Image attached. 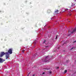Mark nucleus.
<instances>
[{"label": "nucleus", "mask_w": 76, "mask_h": 76, "mask_svg": "<svg viewBox=\"0 0 76 76\" xmlns=\"http://www.w3.org/2000/svg\"><path fill=\"white\" fill-rule=\"evenodd\" d=\"M4 54L6 55L5 56L6 59H7L9 57V54L7 52L4 53V52H1L0 55V57H2Z\"/></svg>", "instance_id": "obj_1"}, {"label": "nucleus", "mask_w": 76, "mask_h": 76, "mask_svg": "<svg viewBox=\"0 0 76 76\" xmlns=\"http://www.w3.org/2000/svg\"><path fill=\"white\" fill-rule=\"evenodd\" d=\"M12 51H13V49L12 48L9 49L8 51V52L7 53L9 54H9H12Z\"/></svg>", "instance_id": "obj_2"}, {"label": "nucleus", "mask_w": 76, "mask_h": 76, "mask_svg": "<svg viewBox=\"0 0 76 76\" xmlns=\"http://www.w3.org/2000/svg\"><path fill=\"white\" fill-rule=\"evenodd\" d=\"M71 8L70 7H69L67 9L65 10L64 11H63V12H65V11H67V10H70V9Z\"/></svg>", "instance_id": "obj_3"}, {"label": "nucleus", "mask_w": 76, "mask_h": 76, "mask_svg": "<svg viewBox=\"0 0 76 76\" xmlns=\"http://www.w3.org/2000/svg\"><path fill=\"white\" fill-rule=\"evenodd\" d=\"M47 12L48 13H50L52 12V11L50 10H48L47 11Z\"/></svg>", "instance_id": "obj_4"}, {"label": "nucleus", "mask_w": 76, "mask_h": 76, "mask_svg": "<svg viewBox=\"0 0 76 76\" xmlns=\"http://www.w3.org/2000/svg\"><path fill=\"white\" fill-rule=\"evenodd\" d=\"M48 61V57H47L46 58L45 60V62H47Z\"/></svg>", "instance_id": "obj_5"}, {"label": "nucleus", "mask_w": 76, "mask_h": 76, "mask_svg": "<svg viewBox=\"0 0 76 76\" xmlns=\"http://www.w3.org/2000/svg\"><path fill=\"white\" fill-rule=\"evenodd\" d=\"M59 11L57 10H56L55 11V13H58V12Z\"/></svg>", "instance_id": "obj_6"}, {"label": "nucleus", "mask_w": 76, "mask_h": 76, "mask_svg": "<svg viewBox=\"0 0 76 76\" xmlns=\"http://www.w3.org/2000/svg\"><path fill=\"white\" fill-rule=\"evenodd\" d=\"M0 63H3V59L0 58Z\"/></svg>", "instance_id": "obj_7"}, {"label": "nucleus", "mask_w": 76, "mask_h": 76, "mask_svg": "<svg viewBox=\"0 0 76 76\" xmlns=\"http://www.w3.org/2000/svg\"><path fill=\"white\" fill-rule=\"evenodd\" d=\"M75 4H76V3H75V4L72 3V4L71 5V6L73 7V6H75Z\"/></svg>", "instance_id": "obj_8"}, {"label": "nucleus", "mask_w": 76, "mask_h": 76, "mask_svg": "<svg viewBox=\"0 0 76 76\" xmlns=\"http://www.w3.org/2000/svg\"><path fill=\"white\" fill-rule=\"evenodd\" d=\"M64 72L65 73H66V72H67V70H65Z\"/></svg>", "instance_id": "obj_9"}, {"label": "nucleus", "mask_w": 76, "mask_h": 76, "mask_svg": "<svg viewBox=\"0 0 76 76\" xmlns=\"http://www.w3.org/2000/svg\"><path fill=\"white\" fill-rule=\"evenodd\" d=\"M49 74H51V73H52V72H51V71H49Z\"/></svg>", "instance_id": "obj_10"}, {"label": "nucleus", "mask_w": 76, "mask_h": 76, "mask_svg": "<svg viewBox=\"0 0 76 76\" xmlns=\"http://www.w3.org/2000/svg\"><path fill=\"white\" fill-rule=\"evenodd\" d=\"M68 15H69V16H71V15H72V14L71 13H69L68 14Z\"/></svg>", "instance_id": "obj_11"}, {"label": "nucleus", "mask_w": 76, "mask_h": 76, "mask_svg": "<svg viewBox=\"0 0 76 76\" xmlns=\"http://www.w3.org/2000/svg\"><path fill=\"white\" fill-rule=\"evenodd\" d=\"M34 44H36L37 43V42L36 41H34Z\"/></svg>", "instance_id": "obj_12"}, {"label": "nucleus", "mask_w": 76, "mask_h": 76, "mask_svg": "<svg viewBox=\"0 0 76 76\" xmlns=\"http://www.w3.org/2000/svg\"><path fill=\"white\" fill-rule=\"evenodd\" d=\"M45 42H46V41L44 40L43 42V44H44V43H45Z\"/></svg>", "instance_id": "obj_13"}, {"label": "nucleus", "mask_w": 76, "mask_h": 76, "mask_svg": "<svg viewBox=\"0 0 76 76\" xmlns=\"http://www.w3.org/2000/svg\"><path fill=\"white\" fill-rule=\"evenodd\" d=\"M44 74H45V72H43L42 73V75H44Z\"/></svg>", "instance_id": "obj_14"}, {"label": "nucleus", "mask_w": 76, "mask_h": 76, "mask_svg": "<svg viewBox=\"0 0 76 76\" xmlns=\"http://www.w3.org/2000/svg\"><path fill=\"white\" fill-rule=\"evenodd\" d=\"M57 36H56V39H57Z\"/></svg>", "instance_id": "obj_15"}, {"label": "nucleus", "mask_w": 76, "mask_h": 76, "mask_svg": "<svg viewBox=\"0 0 76 76\" xmlns=\"http://www.w3.org/2000/svg\"><path fill=\"white\" fill-rule=\"evenodd\" d=\"M74 42H76V41H75Z\"/></svg>", "instance_id": "obj_16"}, {"label": "nucleus", "mask_w": 76, "mask_h": 76, "mask_svg": "<svg viewBox=\"0 0 76 76\" xmlns=\"http://www.w3.org/2000/svg\"><path fill=\"white\" fill-rule=\"evenodd\" d=\"M48 46H46L45 47H46V48H47V47H48Z\"/></svg>", "instance_id": "obj_17"}, {"label": "nucleus", "mask_w": 76, "mask_h": 76, "mask_svg": "<svg viewBox=\"0 0 76 76\" xmlns=\"http://www.w3.org/2000/svg\"><path fill=\"white\" fill-rule=\"evenodd\" d=\"M22 52L23 53H24V50H23Z\"/></svg>", "instance_id": "obj_18"}, {"label": "nucleus", "mask_w": 76, "mask_h": 76, "mask_svg": "<svg viewBox=\"0 0 76 76\" xmlns=\"http://www.w3.org/2000/svg\"><path fill=\"white\" fill-rule=\"evenodd\" d=\"M73 48H72L71 49V50H73Z\"/></svg>", "instance_id": "obj_19"}, {"label": "nucleus", "mask_w": 76, "mask_h": 76, "mask_svg": "<svg viewBox=\"0 0 76 76\" xmlns=\"http://www.w3.org/2000/svg\"><path fill=\"white\" fill-rule=\"evenodd\" d=\"M59 68V67H57V69H58Z\"/></svg>", "instance_id": "obj_20"}, {"label": "nucleus", "mask_w": 76, "mask_h": 76, "mask_svg": "<svg viewBox=\"0 0 76 76\" xmlns=\"http://www.w3.org/2000/svg\"><path fill=\"white\" fill-rule=\"evenodd\" d=\"M74 1H76V0H74Z\"/></svg>", "instance_id": "obj_21"}, {"label": "nucleus", "mask_w": 76, "mask_h": 76, "mask_svg": "<svg viewBox=\"0 0 76 76\" xmlns=\"http://www.w3.org/2000/svg\"><path fill=\"white\" fill-rule=\"evenodd\" d=\"M28 76H29V73H28Z\"/></svg>", "instance_id": "obj_22"}, {"label": "nucleus", "mask_w": 76, "mask_h": 76, "mask_svg": "<svg viewBox=\"0 0 76 76\" xmlns=\"http://www.w3.org/2000/svg\"><path fill=\"white\" fill-rule=\"evenodd\" d=\"M30 55L31 54V53L30 52Z\"/></svg>", "instance_id": "obj_23"}, {"label": "nucleus", "mask_w": 76, "mask_h": 76, "mask_svg": "<svg viewBox=\"0 0 76 76\" xmlns=\"http://www.w3.org/2000/svg\"><path fill=\"white\" fill-rule=\"evenodd\" d=\"M27 76H29V75H27Z\"/></svg>", "instance_id": "obj_24"}, {"label": "nucleus", "mask_w": 76, "mask_h": 76, "mask_svg": "<svg viewBox=\"0 0 76 76\" xmlns=\"http://www.w3.org/2000/svg\"><path fill=\"white\" fill-rule=\"evenodd\" d=\"M47 70H48V69H47Z\"/></svg>", "instance_id": "obj_25"}, {"label": "nucleus", "mask_w": 76, "mask_h": 76, "mask_svg": "<svg viewBox=\"0 0 76 76\" xmlns=\"http://www.w3.org/2000/svg\"><path fill=\"white\" fill-rule=\"evenodd\" d=\"M69 22H70V21H69Z\"/></svg>", "instance_id": "obj_26"}, {"label": "nucleus", "mask_w": 76, "mask_h": 76, "mask_svg": "<svg viewBox=\"0 0 76 76\" xmlns=\"http://www.w3.org/2000/svg\"><path fill=\"white\" fill-rule=\"evenodd\" d=\"M64 44H65V43H64Z\"/></svg>", "instance_id": "obj_27"}]
</instances>
